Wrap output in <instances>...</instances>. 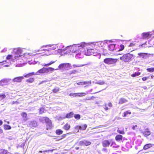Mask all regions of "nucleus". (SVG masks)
Segmentation results:
<instances>
[{"mask_svg":"<svg viewBox=\"0 0 154 154\" xmlns=\"http://www.w3.org/2000/svg\"><path fill=\"white\" fill-rule=\"evenodd\" d=\"M75 119L79 120L81 118V116L79 114H75L74 116Z\"/></svg>","mask_w":154,"mask_h":154,"instance_id":"72a5a7b5","label":"nucleus"},{"mask_svg":"<svg viewBox=\"0 0 154 154\" xmlns=\"http://www.w3.org/2000/svg\"><path fill=\"white\" fill-rule=\"evenodd\" d=\"M104 42H99L96 43L95 45L98 47H102L103 46Z\"/></svg>","mask_w":154,"mask_h":154,"instance_id":"5701e85b","label":"nucleus"},{"mask_svg":"<svg viewBox=\"0 0 154 154\" xmlns=\"http://www.w3.org/2000/svg\"><path fill=\"white\" fill-rule=\"evenodd\" d=\"M3 132L2 129L0 127V134L2 133Z\"/></svg>","mask_w":154,"mask_h":154,"instance_id":"bf43d9fd","label":"nucleus"},{"mask_svg":"<svg viewBox=\"0 0 154 154\" xmlns=\"http://www.w3.org/2000/svg\"><path fill=\"white\" fill-rule=\"evenodd\" d=\"M54 70V69L52 67H48V68H45L43 67L39 70L37 72L40 73H48L49 72H51Z\"/></svg>","mask_w":154,"mask_h":154,"instance_id":"20e7f679","label":"nucleus"},{"mask_svg":"<svg viewBox=\"0 0 154 154\" xmlns=\"http://www.w3.org/2000/svg\"><path fill=\"white\" fill-rule=\"evenodd\" d=\"M115 44H111L108 45V49L110 51H113L117 50L115 48Z\"/></svg>","mask_w":154,"mask_h":154,"instance_id":"6ab92c4d","label":"nucleus"},{"mask_svg":"<svg viewBox=\"0 0 154 154\" xmlns=\"http://www.w3.org/2000/svg\"><path fill=\"white\" fill-rule=\"evenodd\" d=\"M4 128L5 130H10L11 129V127L9 125H4Z\"/></svg>","mask_w":154,"mask_h":154,"instance_id":"7c9ffc66","label":"nucleus"},{"mask_svg":"<svg viewBox=\"0 0 154 154\" xmlns=\"http://www.w3.org/2000/svg\"><path fill=\"white\" fill-rule=\"evenodd\" d=\"M135 43H134L133 42L131 43L129 45V47H133L135 46Z\"/></svg>","mask_w":154,"mask_h":154,"instance_id":"09e8293b","label":"nucleus"},{"mask_svg":"<svg viewBox=\"0 0 154 154\" xmlns=\"http://www.w3.org/2000/svg\"><path fill=\"white\" fill-rule=\"evenodd\" d=\"M103 108L105 109L106 110H107L109 109L108 106H107L106 104H104L103 106Z\"/></svg>","mask_w":154,"mask_h":154,"instance_id":"79ce46f5","label":"nucleus"},{"mask_svg":"<svg viewBox=\"0 0 154 154\" xmlns=\"http://www.w3.org/2000/svg\"><path fill=\"white\" fill-rule=\"evenodd\" d=\"M12 57V55L11 54L8 55L6 57V59L7 60H9L11 59Z\"/></svg>","mask_w":154,"mask_h":154,"instance_id":"37998d69","label":"nucleus"},{"mask_svg":"<svg viewBox=\"0 0 154 154\" xmlns=\"http://www.w3.org/2000/svg\"><path fill=\"white\" fill-rule=\"evenodd\" d=\"M70 96H72L73 97H77V93H70L69 94Z\"/></svg>","mask_w":154,"mask_h":154,"instance_id":"de8ad7c7","label":"nucleus"},{"mask_svg":"<svg viewBox=\"0 0 154 154\" xmlns=\"http://www.w3.org/2000/svg\"><path fill=\"white\" fill-rule=\"evenodd\" d=\"M74 48L72 47H71V49L70 50V51H72V52H75V51H73V50H72V49H73Z\"/></svg>","mask_w":154,"mask_h":154,"instance_id":"4d7b16f0","label":"nucleus"},{"mask_svg":"<svg viewBox=\"0 0 154 154\" xmlns=\"http://www.w3.org/2000/svg\"><path fill=\"white\" fill-rule=\"evenodd\" d=\"M56 61H51L50 63L46 64L44 65L45 66H48L51 65V64L54 63Z\"/></svg>","mask_w":154,"mask_h":154,"instance_id":"a19ab883","label":"nucleus"},{"mask_svg":"<svg viewBox=\"0 0 154 154\" xmlns=\"http://www.w3.org/2000/svg\"><path fill=\"white\" fill-rule=\"evenodd\" d=\"M133 56L132 54L130 53H127L124 54L122 56L120 57V59L122 61L124 62H128L131 60Z\"/></svg>","mask_w":154,"mask_h":154,"instance_id":"f257e3e1","label":"nucleus"},{"mask_svg":"<svg viewBox=\"0 0 154 154\" xmlns=\"http://www.w3.org/2000/svg\"><path fill=\"white\" fill-rule=\"evenodd\" d=\"M53 49L52 48H48V49H44V50L45 51H51V50H52Z\"/></svg>","mask_w":154,"mask_h":154,"instance_id":"3c124183","label":"nucleus"},{"mask_svg":"<svg viewBox=\"0 0 154 154\" xmlns=\"http://www.w3.org/2000/svg\"><path fill=\"white\" fill-rule=\"evenodd\" d=\"M23 79V76L17 77L14 78L13 79V81L14 82H21Z\"/></svg>","mask_w":154,"mask_h":154,"instance_id":"9d476101","label":"nucleus"},{"mask_svg":"<svg viewBox=\"0 0 154 154\" xmlns=\"http://www.w3.org/2000/svg\"><path fill=\"white\" fill-rule=\"evenodd\" d=\"M110 146L113 148H117L119 146L117 145L116 142L112 139H111Z\"/></svg>","mask_w":154,"mask_h":154,"instance_id":"f3484780","label":"nucleus"},{"mask_svg":"<svg viewBox=\"0 0 154 154\" xmlns=\"http://www.w3.org/2000/svg\"><path fill=\"white\" fill-rule=\"evenodd\" d=\"M125 47L122 44L121 45H120V48L119 50H118V51H120L123 50L124 49Z\"/></svg>","mask_w":154,"mask_h":154,"instance_id":"4c0bfd02","label":"nucleus"},{"mask_svg":"<svg viewBox=\"0 0 154 154\" xmlns=\"http://www.w3.org/2000/svg\"><path fill=\"white\" fill-rule=\"evenodd\" d=\"M35 80V79L34 78H30L26 80V82L29 83H33Z\"/></svg>","mask_w":154,"mask_h":154,"instance_id":"c85d7f7f","label":"nucleus"},{"mask_svg":"<svg viewBox=\"0 0 154 154\" xmlns=\"http://www.w3.org/2000/svg\"><path fill=\"white\" fill-rule=\"evenodd\" d=\"M87 127V125L84 124L82 126L78 125L76 127V128L77 129L81 130H85L86 129Z\"/></svg>","mask_w":154,"mask_h":154,"instance_id":"4468645a","label":"nucleus"},{"mask_svg":"<svg viewBox=\"0 0 154 154\" xmlns=\"http://www.w3.org/2000/svg\"><path fill=\"white\" fill-rule=\"evenodd\" d=\"M34 75H35V72H32L24 75L23 76L25 78H28L30 76H32Z\"/></svg>","mask_w":154,"mask_h":154,"instance_id":"393cba45","label":"nucleus"},{"mask_svg":"<svg viewBox=\"0 0 154 154\" xmlns=\"http://www.w3.org/2000/svg\"><path fill=\"white\" fill-rule=\"evenodd\" d=\"M21 51V50L20 49H17V52L14 54V58L12 59L13 61H14L19 59V57L22 56Z\"/></svg>","mask_w":154,"mask_h":154,"instance_id":"39448f33","label":"nucleus"},{"mask_svg":"<svg viewBox=\"0 0 154 154\" xmlns=\"http://www.w3.org/2000/svg\"><path fill=\"white\" fill-rule=\"evenodd\" d=\"M6 97V95L4 94H0V100H2L5 98Z\"/></svg>","mask_w":154,"mask_h":154,"instance_id":"ea45409f","label":"nucleus"},{"mask_svg":"<svg viewBox=\"0 0 154 154\" xmlns=\"http://www.w3.org/2000/svg\"><path fill=\"white\" fill-rule=\"evenodd\" d=\"M141 74L140 72H135L133 74H131V76L133 77H135L137 76H138L140 75Z\"/></svg>","mask_w":154,"mask_h":154,"instance_id":"c756f323","label":"nucleus"},{"mask_svg":"<svg viewBox=\"0 0 154 154\" xmlns=\"http://www.w3.org/2000/svg\"><path fill=\"white\" fill-rule=\"evenodd\" d=\"M47 82V81H46V80H44V81H42L39 84V85H40L41 84L45 82Z\"/></svg>","mask_w":154,"mask_h":154,"instance_id":"6e6d98bb","label":"nucleus"},{"mask_svg":"<svg viewBox=\"0 0 154 154\" xmlns=\"http://www.w3.org/2000/svg\"><path fill=\"white\" fill-rule=\"evenodd\" d=\"M63 132V131L60 129L56 130L55 131L56 134L58 135H60L62 134Z\"/></svg>","mask_w":154,"mask_h":154,"instance_id":"bb28decb","label":"nucleus"},{"mask_svg":"<svg viewBox=\"0 0 154 154\" xmlns=\"http://www.w3.org/2000/svg\"><path fill=\"white\" fill-rule=\"evenodd\" d=\"M146 44V43H145L144 44H143L141 45H140V47H142L143 46V45L144 44Z\"/></svg>","mask_w":154,"mask_h":154,"instance_id":"680f3d73","label":"nucleus"},{"mask_svg":"<svg viewBox=\"0 0 154 154\" xmlns=\"http://www.w3.org/2000/svg\"><path fill=\"white\" fill-rule=\"evenodd\" d=\"M87 55H90L93 54L94 49L92 48L91 47H88L87 48Z\"/></svg>","mask_w":154,"mask_h":154,"instance_id":"6e6552de","label":"nucleus"},{"mask_svg":"<svg viewBox=\"0 0 154 154\" xmlns=\"http://www.w3.org/2000/svg\"><path fill=\"white\" fill-rule=\"evenodd\" d=\"M117 132L118 133L120 134H125V132L124 130H119V129H118L117 130Z\"/></svg>","mask_w":154,"mask_h":154,"instance_id":"c9c22d12","label":"nucleus"},{"mask_svg":"<svg viewBox=\"0 0 154 154\" xmlns=\"http://www.w3.org/2000/svg\"><path fill=\"white\" fill-rule=\"evenodd\" d=\"M137 127V125H133L132 127V128L133 130H135L136 129V128Z\"/></svg>","mask_w":154,"mask_h":154,"instance_id":"603ef678","label":"nucleus"},{"mask_svg":"<svg viewBox=\"0 0 154 154\" xmlns=\"http://www.w3.org/2000/svg\"><path fill=\"white\" fill-rule=\"evenodd\" d=\"M94 97V96H92L91 97H88L86 98L87 100H91Z\"/></svg>","mask_w":154,"mask_h":154,"instance_id":"49530a36","label":"nucleus"},{"mask_svg":"<svg viewBox=\"0 0 154 154\" xmlns=\"http://www.w3.org/2000/svg\"><path fill=\"white\" fill-rule=\"evenodd\" d=\"M151 134V132L148 128L146 129L145 131L143 132V135L145 137H148Z\"/></svg>","mask_w":154,"mask_h":154,"instance_id":"ddd939ff","label":"nucleus"},{"mask_svg":"<svg viewBox=\"0 0 154 154\" xmlns=\"http://www.w3.org/2000/svg\"><path fill=\"white\" fill-rule=\"evenodd\" d=\"M151 35L149 32L143 33L142 34V37L143 38L148 39L151 37Z\"/></svg>","mask_w":154,"mask_h":154,"instance_id":"1a4fd4ad","label":"nucleus"},{"mask_svg":"<svg viewBox=\"0 0 154 154\" xmlns=\"http://www.w3.org/2000/svg\"><path fill=\"white\" fill-rule=\"evenodd\" d=\"M7 123L8 124H9V122H8Z\"/></svg>","mask_w":154,"mask_h":154,"instance_id":"774afa93","label":"nucleus"},{"mask_svg":"<svg viewBox=\"0 0 154 154\" xmlns=\"http://www.w3.org/2000/svg\"><path fill=\"white\" fill-rule=\"evenodd\" d=\"M46 124V129L48 130L51 129L52 127V123L51 121H50Z\"/></svg>","mask_w":154,"mask_h":154,"instance_id":"412c9836","label":"nucleus"},{"mask_svg":"<svg viewBox=\"0 0 154 154\" xmlns=\"http://www.w3.org/2000/svg\"><path fill=\"white\" fill-rule=\"evenodd\" d=\"M148 78V77H143L142 79L143 81H145Z\"/></svg>","mask_w":154,"mask_h":154,"instance_id":"8fccbe9b","label":"nucleus"},{"mask_svg":"<svg viewBox=\"0 0 154 154\" xmlns=\"http://www.w3.org/2000/svg\"><path fill=\"white\" fill-rule=\"evenodd\" d=\"M76 149H79V147H77L76 148Z\"/></svg>","mask_w":154,"mask_h":154,"instance_id":"69168bd1","label":"nucleus"},{"mask_svg":"<svg viewBox=\"0 0 154 154\" xmlns=\"http://www.w3.org/2000/svg\"><path fill=\"white\" fill-rule=\"evenodd\" d=\"M74 115V113L72 112H71L69 113H67L65 116V118L70 119L73 117Z\"/></svg>","mask_w":154,"mask_h":154,"instance_id":"4be33fe9","label":"nucleus"},{"mask_svg":"<svg viewBox=\"0 0 154 154\" xmlns=\"http://www.w3.org/2000/svg\"><path fill=\"white\" fill-rule=\"evenodd\" d=\"M70 128V125L68 123H67L63 126V128L66 131L69 130Z\"/></svg>","mask_w":154,"mask_h":154,"instance_id":"b1692460","label":"nucleus"},{"mask_svg":"<svg viewBox=\"0 0 154 154\" xmlns=\"http://www.w3.org/2000/svg\"><path fill=\"white\" fill-rule=\"evenodd\" d=\"M40 122H42V123H47L49 122H50L51 120H50L49 118H48L47 117H42L40 119Z\"/></svg>","mask_w":154,"mask_h":154,"instance_id":"9b49d317","label":"nucleus"},{"mask_svg":"<svg viewBox=\"0 0 154 154\" xmlns=\"http://www.w3.org/2000/svg\"><path fill=\"white\" fill-rule=\"evenodd\" d=\"M12 103L13 104H15V102H12Z\"/></svg>","mask_w":154,"mask_h":154,"instance_id":"e2e57ef3","label":"nucleus"},{"mask_svg":"<svg viewBox=\"0 0 154 154\" xmlns=\"http://www.w3.org/2000/svg\"><path fill=\"white\" fill-rule=\"evenodd\" d=\"M79 144L81 146H88L91 144V143L88 140H84L80 141Z\"/></svg>","mask_w":154,"mask_h":154,"instance_id":"0eeeda50","label":"nucleus"},{"mask_svg":"<svg viewBox=\"0 0 154 154\" xmlns=\"http://www.w3.org/2000/svg\"><path fill=\"white\" fill-rule=\"evenodd\" d=\"M131 112L130 111H126L124 112L123 117H125L127 116L128 115H131Z\"/></svg>","mask_w":154,"mask_h":154,"instance_id":"cd10ccee","label":"nucleus"},{"mask_svg":"<svg viewBox=\"0 0 154 154\" xmlns=\"http://www.w3.org/2000/svg\"><path fill=\"white\" fill-rule=\"evenodd\" d=\"M144 54H146V53H138V54L140 56H141L143 57V58L144 57Z\"/></svg>","mask_w":154,"mask_h":154,"instance_id":"a18cd8bd","label":"nucleus"},{"mask_svg":"<svg viewBox=\"0 0 154 154\" xmlns=\"http://www.w3.org/2000/svg\"><path fill=\"white\" fill-rule=\"evenodd\" d=\"M108 105L110 107H112V104L111 103H108Z\"/></svg>","mask_w":154,"mask_h":154,"instance_id":"5fc2aeb1","label":"nucleus"},{"mask_svg":"<svg viewBox=\"0 0 154 154\" xmlns=\"http://www.w3.org/2000/svg\"><path fill=\"white\" fill-rule=\"evenodd\" d=\"M48 151V150H44L43 151H39V152L42 153V152H46Z\"/></svg>","mask_w":154,"mask_h":154,"instance_id":"864d4df0","label":"nucleus"},{"mask_svg":"<svg viewBox=\"0 0 154 154\" xmlns=\"http://www.w3.org/2000/svg\"><path fill=\"white\" fill-rule=\"evenodd\" d=\"M71 66L69 63H62L60 64L58 67V68L54 69L55 70H57L59 69L64 70H67L71 68Z\"/></svg>","mask_w":154,"mask_h":154,"instance_id":"f03ea898","label":"nucleus"},{"mask_svg":"<svg viewBox=\"0 0 154 154\" xmlns=\"http://www.w3.org/2000/svg\"><path fill=\"white\" fill-rule=\"evenodd\" d=\"M146 70L148 72H154V67L147 68Z\"/></svg>","mask_w":154,"mask_h":154,"instance_id":"e433bc0d","label":"nucleus"},{"mask_svg":"<svg viewBox=\"0 0 154 154\" xmlns=\"http://www.w3.org/2000/svg\"><path fill=\"white\" fill-rule=\"evenodd\" d=\"M96 83L98 85H103L105 84V82L103 81H100L97 82Z\"/></svg>","mask_w":154,"mask_h":154,"instance_id":"58836bf2","label":"nucleus"},{"mask_svg":"<svg viewBox=\"0 0 154 154\" xmlns=\"http://www.w3.org/2000/svg\"><path fill=\"white\" fill-rule=\"evenodd\" d=\"M117 59H113L111 58H107L103 60V62L105 64H115L117 61Z\"/></svg>","mask_w":154,"mask_h":154,"instance_id":"7ed1b4c3","label":"nucleus"},{"mask_svg":"<svg viewBox=\"0 0 154 154\" xmlns=\"http://www.w3.org/2000/svg\"><path fill=\"white\" fill-rule=\"evenodd\" d=\"M111 139L109 140H104L102 142V145L104 147H108L110 146Z\"/></svg>","mask_w":154,"mask_h":154,"instance_id":"423d86ee","label":"nucleus"},{"mask_svg":"<svg viewBox=\"0 0 154 154\" xmlns=\"http://www.w3.org/2000/svg\"><path fill=\"white\" fill-rule=\"evenodd\" d=\"M12 102H15V104H18V103H19L20 102L18 101L17 100L16 101H12Z\"/></svg>","mask_w":154,"mask_h":154,"instance_id":"13d9d810","label":"nucleus"},{"mask_svg":"<svg viewBox=\"0 0 154 154\" xmlns=\"http://www.w3.org/2000/svg\"><path fill=\"white\" fill-rule=\"evenodd\" d=\"M61 49H58V51H61Z\"/></svg>","mask_w":154,"mask_h":154,"instance_id":"338daca9","label":"nucleus"},{"mask_svg":"<svg viewBox=\"0 0 154 154\" xmlns=\"http://www.w3.org/2000/svg\"><path fill=\"white\" fill-rule=\"evenodd\" d=\"M60 88H54L52 90V91L54 93H56L59 91Z\"/></svg>","mask_w":154,"mask_h":154,"instance_id":"f704fd0d","label":"nucleus"},{"mask_svg":"<svg viewBox=\"0 0 154 154\" xmlns=\"http://www.w3.org/2000/svg\"><path fill=\"white\" fill-rule=\"evenodd\" d=\"M91 81H88V82H80L77 83V84L78 85H87L88 84H91Z\"/></svg>","mask_w":154,"mask_h":154,"instance_id":"a211bd4d","label":"nucleus"},{"mask_svg":"<svg viewBox=\"0 0 154 154\" xmlns=\"http://www.w3.org/2000/svg\"><path fill=\"white\" fill-rule=\"evenodd\" d=\"M39 112H40V114H41L42 113V112H41V110H40Z\"/></svg>","mask_w":154,"mask_h":154,"instance_id":"0e129e2a","label":"nucleus"},{"mask_svg":"<svg viewBox=\"0 0 154 154\" xmlns=\"http://www.w3.org/2000/svg\"><path fill=\"white\" fill-rule=\"evenodd\" d=\"M122 139V136L120 134L117 135L115 137V140L117 142H121Z\"/></svg>","mask_w":154,"mask_h":154,"instance_id":"dca6fc26","label":"nucleus"},{"mask_svg":"<svg viewBox=\"0 0 154 154\" xmlns=\"http://www.w3.org/2000/svg\"><path fill=\"white\" fill-rule=\"evenodd\" d=\"M0 154H8L9 153L7 150L4 149H0Z\"/></svg>","mask_w":154,"mask_h":154,"instance_id":"a878e982","label":"nucleus"},{"mask_svg":"<svg viewBox=\"0 0 154 154\" xmlns=\"http://www.w3.org/2000/svg\"><path fill=\"white\" fill-rule=\"evenodd\" d=\"M86 94L85 93L82 92L77 93V96L79 97H82L85 96Z\"/></svg>","mask_w":154,"mask_h":154,"instance_id":"473e14b6","label":"nucleus"},{"mask_svg":"<svg viewBox=\"0 0 154 154\" xmlns=\"http://www.w3.org/2000/svg\"><path fill=\"white\" fill-rule=\"evenodd\" d=\"M68 134H69L68 133H67L66 134H64L62 135L61 136V139H62L65 138L66 137Z\"/></svg>","mask_w":154,"mask_h":154,"instance_id":"c03bdc74","label":"nucleus"},{"mask_svg":"<svg viewBox=\"0 0 154 154\" xmlns=\"http://www.w3.org/2000/svg\"><path fill=\"white\" fill-rule=\"evenodd\" d=\"M8 80L6 79H3L0 81V85L3 86L8 85Z\"/></svg>","mask_w":154,"mask_h":154,"instance_id":"f8f14e48","label":"nucleus"},{"mask_svg":"<svg viewBox=\"0 0 154 154\" xmlns=\"http://www.w3.org/2000/svg\"><path fill=\"white\" fill-rule=\"evenodd\" d=\"M21 115L22 116L23 118H24L27 119V114L25 112H23L21 114Z\"/></svg>","mask_w":154,"mask_h":154,"instance_id":"2f4dec72","label":"nucleus"},{"mask_svg":"<svg viewBox=\"0 0 154 154\" xmlns=\"http://www.w3.org/2000/svg\"><path fill=\"white\" fill-rule=\"evenodd\" d=\"M153 146L152 144L151 143H148L144 145L143 147V149L144 150H146L151 147Z\"/></svg>","mask_w":154,"mask_h":154,"instance_id":"aec40b11","label":"nucleus"},{"mask_svg":"<svg viewBox=\"0 0 154 154\" xmlns=\"http://www.w3.org/2000/svg\"><path fill=\"white\" fill-rule=\"evenodd\" d=\"M3 122L1 120H0V126L2 125L3 124Z\"/></svg>","mask_w":154,"mask_h":154,"instance_id":"052dcab7","label":"nucleus"},{"mask_svg":"<svg viewBox=\"0 0 154 154\" xmlns=\"http://www.w3.org/2000/svg\"><path fill=\"white\" fill-rule=\"evenodd\" d=\"M128 102V100L122 97L119 99V104H122Z\"/></svg>","mask_w":154,"mask_h":154,"instance_id":"2eb2a0df","label":"nucleus"}]
</instances>
